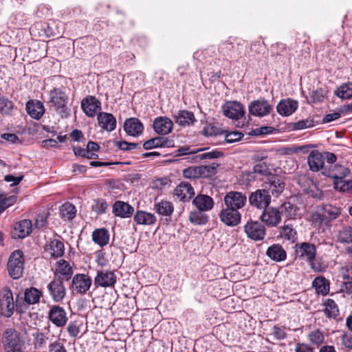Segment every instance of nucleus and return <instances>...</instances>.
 <instances>
[{
  "label": "nucleus",
  "mask_w": 352,
  "mask_h": 352,
  "mask_svg": "<svg viewBox=\"0 0 352 352\" xmlns=\"http://www.w3.org/2000/svg\"><path fill=\"white\" fill-rule=\"evenodd\" d=\"M219 164L217 163H212L209 165L199 166V167L203 168V169H201L202 177H206L210 175L214 174Z\"/></svg>",
  "instance_id": "e2e57ef3"
},
{
  "label": "nucleus",
  "mask_w": 352,
  "mask_h": 352,
  "mask_svg": "<svg viewBox=\"0 0 352 352\" xmlns=\"http://www.w3.org/2000/svg\"><path fill=\"white\" fill-rule=\"evenodd\" d=\"M175 118L176 123L183 126L193 124L196 121L193 113L187 110L179 111Z\"/></svg>",
  "instance_id": "c9c22d12"
},
{
  "label": "nucleus",
  "mask_w": 352,
  "mask_h": 352,
  "mask_svg": "<svg viewBox=\"0 0 352 352\" xmlns=\"http://www.w3.org/2000/svg\"><path fill=\"white\" fill-rule=\"evenodd\" d=\"M253 173L261 176H267L270 172L265 162H258L253 167Z\"/></svg>",
  "instance_id": "bf43d9fd"
},
{
  "label": "nucleus",
  "mask_w": 352,
  "mask_h": 352,
  "mask_svg": "<svg viewBox=\"0 0 352 352\" xmlns=\"http://www.w3.org/2000/svg\"><path fill=\"white\" fill-rule=\"evenodd\" d=\"M223 202L226 206L239 210L245 205L247 197L241 192L230 191L224 196Z\"/></svg>",
  "instance_id": "f8f14e48"
},
{
  "label": "nucleus",
  "mask_w": 352,
  "mask_h": 352,
  "mask_svg": "<svg viewBox=\"0 0 352 352\" xmlns=\"http://www.w3.org/2000/svg\"><path fill=\"white\" fill-rule=\"evenodd\" d=\"M269 195L278 197L284 190L285 184L282 179L276 175H271L267 181H265L263 185Z\"/></svg>",
  "instance_id": "dca6fc26"
},
{
  "label": "nucleus",
  "mask_w": 352,
  "mask_h": 352,
  "mask_svg": "<svg viewBox=\"0 0 352 352\" xmlns=\"http://www.w3.org/2000/svg\"><path fill=\"white\" fill-rule=\"evenodd\" d=\"M112 208L113 213L121 218L130 217L134 212L133 206L122 201H116Z\"/></svg>",
  "instance_id": "393cba45"
},
{
  "label": "nucleus",
  "mask_w": 352,
  "mask_h": 352,
  "mask_svg": "<svg viewBox=\"0 0 352 352\" xmlns=\"http://www.w3.org/2000/svg\"><path fill=\"white\" fill-rule=\"evenodd\" d=\"M98 121L99 126L104 130L112 131L116 127V120L111 113H100L98 115Z\"/></svg>",
  "instance_id": "cd10ccee"
},
{
  "label": "nucleus",
  "mask_w": 352,
  "mask_h": 352,
  "mask_svg": "<svg viewBox=\"0 0 352 352\" xmlns=\"http://www.w3.org/2000/svg\"><path fill=\"white\" fill-rule=\"evenodd\" d=\"M3 299L0 300L1 302H3L7 308V313L6 315L11 316L14 312V301L12 292L8 287H4L2 290Z\"/></svg>",
  "instance_id": "e433bc0d"
},
{
  "label": "nucleus",
  "mask_w": 352,
  "mask_h": 352,
  "mask_svg": "<svg viewBox=\"0 0 352 352\" xmlns=\"http://www.w3.org/2000/svg\"><path fill=\"white\" fill-rule=\"evenodd\" d=\"M314 126V121L312 119L301 120L294 123V129L296 130H302L310 128Z\"/></svg>",
  "instance_id": "052dcab7"
},
{
  "label": "nucleus",
  "mask_w": 352,
  "mask_h": 352,
  "mask_svg": "<svg viewBox=\"0 0 352 352\" xmlns=\"http://www.w3.org/2000/svg\"><path fill=\"white\" fill-rule=\"evenodd\" d=\"M307 164L311 171L318 172L320 170L324 164L322 154L317 150L311 151L307 157Z\"/></svg>",
  "instance_id": "412c9836"
},
{
  "label": "nucleus",
  "mask_w": 352,
  "mask_h": 352,
  "mask_svg": "<svg viewBox=\"0 0 352 352\" xmlns=\"http://www.w3.org/2000/svg\"><path fill=\"white\" fill-rule=\"evenodd\" d=\"M261 221L267 227H276L282 220L281 212L279 208L268 206L263 209L261 217Z\"/></svg>",
  "instance_id": "0eeeda50"
},
{
  "label": "nucleus",
  "mask_w": 352,
  "mask_h": 352,
  "mask_svg": "<svg viewBox=\"0 0 352 352\" xmlns=\"http://www.w3.org/2000/svg\"><path fill=\"white\" fill-rule=\"evenodd\" d=\"M50 320L57 327H64L68 320L65 309L59 305H53L48 313Z\"/></svg>",
  "instance_id": "2eb2a0df"
},
{
  "label": "nucleus",
  "mask_w": 352,
  "mask_h": 352,
  "mask_svg": "<svg viewBox=\"0 0 352 352\" xmlns=\"http://www.w3.org/2000/svg\"><path fill=\"white\" fill-rule=\"evenodd\" d=\"M48 352H67V350L63 344L58 341H55L49 345Z\"/></svg>",
  "instance_id": "69168bd1"
},
{
  "label": "nucleus",
  "mask_w": 352,
  "mask_h": 352,
  "mask_svg": "<svg viewBox=\"0 0 352 352\" xmlns=\"http://www.w3.org/2000/svg\"><path fill=\"white\" fill-rule=\"evenodd\" d=\"M73 274V270L69 263L65 260H60L57 263V268L54 272V277L61 278L63 280H69Z\"/></svg>",
  "instance_id": "bb28decb"
},
{
  "label": "nucleus",
  "mask_w": 352,
  "mask_h": 352,
  "mask_svg": "<svg viewBox=\"0 0 352 352\" xmlns=\"http://www.w3.org/2000/svg\"><path fill=\"white\" fill-rule=\"evenodd\" d=\"M279 209L281 212V216H285L287 220L295 219L300 215L299 207L290 201L284 202Z\"/></svg>",
  "instance_id": "2f4dec72"
},
{
  "label": "nucleus",
  "mask_w": 352,
  "mask_h": 352,
  "mask_svg": "<svg viewBox=\"0 0 352 352\" xmlns=\"http://www.w3.org/2000/svg\"><path fill=\"white\" fill-rule=\"evenodd\" d=\"M222 111L224 116L232 120H239L245 114L243 105L236 101L226 102L222 106Z\"/></svg>",
  "instance_id": "ddd939ff"
},
{
  "label": "nucleus",
  "mask_w": 352,
  "mask_h": 352,
  "mask_svg": "<svg viewBox=\"0 0 352 352\" xmlns=\"http://www.w3.org/2000/svg\"><path fill=\"white\" fill-rule=\"evenodd\" d=\"M272 335L277 340H283L287 336V333L284 329L276 325H275L272 329Z\"/></svg>",
  "instance_id": "338daca9"
},
{
  "label": "nucleus",
  "mask_w": 352,
  "mask_h": 352,
  "mask_svg": "<svg viewBox=\"0 0 352 352\" xmlns=\"http://www.w3.org/2000/svg\"><path fill=\"white\" fill-rule=\"evenodd\" d=\"M32 223L29 219H23L14 226V237L23 239L28 236L32 231Z\"/></svg>",
  "instance_id": "c756f323"
},
{
  "label": "nucleus",
  "mask_w": 352,
  "mask_h": 352,
  "mask_svg": "<svg viewBox=\"0 0 352 352\" xmlns=\"http://www.w3.org/2000/svg\"><path fill=\"white\" fill-rule=\"evenodd\" d=\"M338 239L342 243H352V228L349 226L343 228L339 231Z\"/></svg>",
  "instance_id": "8fccbe9b"
},
{
  "label": "nucleus",
  "mask_w": 352,
  "mask_h": 352,
  "mask_svg": "<svg viewBox=\"0 0 352 352\" xmlns=\"http://www.w3.org/2000/svg\"><path fill=\"white\" fill-rule=\"evenodd\" d=\"M2 344L6 352H23V341L14 329H8L3 332Z\"/></svg>",
  "instance_id": "7ed1b4c3"
},
{
  "label": "nucleus",
  "mask_w": 352,
  "mask_h": 352,
  "mask_svg": "<svg viewBox=\"0 0 352 352\" xmlns=\"http://www.w3.org/2000/svg\"><path fill=\"white\" fill-rule=\"evenodd\" d=\"M27 113L32 118L36 120L40 119L44 112L45 109L43 103L39 100H30L26 103Z\"/></svg>",
  "instance_id": "c85d7f7f"
},
{
  "label": "nucleus",
  "mask_w": 352,
  "mask_h": 352,
  "mask_svg": "<svg viewBox=\"0 0 352 352\" xmlns=\"http://www.w3.org/2000/svg\"><path fill=\"white\" fill-rule=\"evenodd\" d=\"M91 284L92 280L87 274H77L72 278L71 289L74 294H85Z\"/></svg>",
  "instance_id": "423d86ee"
},
{
  "label": "nucleus",
  "mask_w": 352,
  "mask_h": 352,
  "mask_svg": "<svg viewBox=\"0 0 352 352\" xmlns=\"http://www.w3.org/2000/svg\"><path fill=\"white\" fill-rule=\"evenodd\" d=\"M124 129L130 135L139 136L144 130V126L140 120L131 118L124 122Z\"/></svg>",
  "instance_id": "a878e982"
},
{
  "label": "nucleus",
  "mask_w": 352,
  "mask_h": 352,
  "mask_svg": "<svg viewBox=\"0 0 352 352\" xmlns=\"http://www.w3.org/2000/svg\"><path fill=\"white\" fill-rule=\"evenodd\" d=\"M336 94L342 99L351 98L352 97V82L341 85L336 91Z\"/></svg>",
  "instance_id": "49530a36"
},
{
  "label": "nucleus",
  "mask_w": 352,
  "mask_h": 352,
  "mask_svg": "<svg viewBox=\"0 0 352 352\" xmlns=\"http://www.w3.org/2000/svg\"><path fill=\"white\" fill-rule=\"evenodd\" d=\"M14 108V104L11 100L3 96H0V114L10 116Z\"/></svg>",
  "instance_id": "c03bdc74"
},
{
  "label": "nucleus",
  "mask_w": 352,
  "mask_h": 352,
  "mask_svg": "<svg viewBox=\"0 0 352 352\" xmlns=\"http://www.w3.org/2000/svg\"><path fill=\"white\" fill-rule=\"evenodd\" d=\"M133 220L138 225L151 226L156 222L157 219L151 212L138 210L133 217Z\"/></svg>",
  "instance_id": "7c9ffc66"
},
{
  "label": "nucleus",
  "mask_w": 352,
  "mask_h": 352,
  "mask_svg": "<svg viewBox=\"0 0 352 352\" xmlns=\"http://www.w3.org/2000/svg\"><path fill=\"white\" fill-rule=\"evenodd\" d=\"M173 126L172 120L166 117H157L153 122L155 131L160 135L170 133L173 129Z\"/></svg>",
  "instance_id": "4be33fe9"
},
{
  "label": "nucleus",
  "mask_w": 352,
  "mask_h": 352,
  "mask_svg": "<svg viewBox=\"0 0 352 352\" xmlns=\"http://www.w3.org/2000/svg\"><path fill=\"white\" fill-rule=\"evenodd\" d=\"M295 352H314V349L307 344L297 343L295 346Z\"/></svg>",
  "instance_id": "774afa93"
},
{
  "label": "nucleus",
  "mask_w": 352,
  "mask_h": 352,
  "mask_svg": "<svg viewBox=\"0 0 352 352\" xmlns=\"http://www.w3.org/2000/svg\"><path fill=\"white\" fill-rule=\"evenodd\" d=\"M308 339L312 344L319 346L324 342V336L319 329H315L309 332Z\"/></svg>",
  "instance_id": "a18cd8bd"
},
{
  "label": "nucleus",
  "mask_w": 352,
  "mask_h": 352,
  "mask_svg": "<svg viewBox=\"0 0 352 352\" xmlns=\"http://www.w3.org/2000/svg\"><path fill=\"white\" fill-rule=\"evenodd\" d=\"M295 253L296 256L307 263L316 256V246L311 243L302 242L295 245Z\"/></svg>",
  "instance_id": "1a4fd4ad"
},
{
  "label": "nucleus",
  "mask_w": 352,
  "mask_h": 352,
  "mask_svg": "<svg viewBox=\"0 0 352 352\" xmlns=\"http://www.w3.org/2000/svg\"><path fill=\"white\" fill-rule=\"evenodd\" d=\"M42 293L35 287L27 289L24 294L25 301L29 305H34L39 302Z\"/></svg>",
  "instance_id": "79ce46f5"
},
{
  "label": "nucleus",
  "mask_w": 352,
  "mask_h": 352,
  "mask_svg": "<svg viewBox=\"0 0 352 352\" xmlns=\"http://www.w3.org/2000/svg\"><path fill=\"white\" fill-rule=\"evenodd\" d=\"M267 256L272 260L280 262L286 259L287 253L279 244H274L270 246L266 252Z\"/></svg>",
  "instance_id": "473e14b6"
},
{
  "label": "nucleus",
  "mask_w": 352,
  "mask_h": 352,
  "mask_svg": "<svg viewBox=\"0 0 352 352\" xmlns=\"http://www.w3.org/2000/svg\"><path fill=\"white\" fill-rule=\"evenodd\" d=\"M327 94L328 90L327 88L320 87L310 92L309 96L311 98L313 102H320L324 100Z\"/></svg>",
  "instance_id": "de8ad7c7"
},
{
  "label": "nucleus",
  "mask_w": 352,
  "mask_h": 352,
  "mask_svg": "<svg viewBox=\"0 0 352 352\" xmlns=\"http://www.w3.org/2000/svg\"><path fill=\"white\" fill-rule=\"evenodd\" d=\"M16 201L15 195H0V211H4L7 208L14 205Z\"/></svg>",
  "instance_id": "5fc2aeb1"
},
{
  "label": "nucleus",
  "mask_w": 352,
  "mask_h": 352,
  "mask_svg": "<svg viewBox=\"0 0 352 352\" xmlns=\"http://www.w3.org/2000/svg\"><path fill=\"white\" fill-rule=\"evenodd\" d=\"M297 108L298 102L290 98L281 100L276 106L277 112L283 116L292 115Z\"/></svg>",
  "instance_id": "6ab92c4d"
},
{
  "label": "nucleus",
  "mask_w": 352,
  "mask_h": 352,
  "mask_svg": "<svg viewBox=\"0 0 352 352\" xmlns=\"http://www.w3.org/2000/svg\"><path fill=\"white\" fill-rule=\"evenodd\" d=\"M93 241L100 247L107 245L109 241V232L106 228L96 229L92 232Z\"/></svg>",
  "instance_id": "f704fd0d"
},
{
  "label": "nucleus",
  "mask_w": 352,
  "mask_h": 352,
  "mask_svg": "<svg viewBox=\"0 0 352 352\" xmlns=\"http://www.w3.org/2000/svg\"><path fill=\"white\" fill-rule=\"evenodd\" d=\"M279 235L281 239L294 243L297 239V232L291 224H286V221L283 226L278 228Z\"/></svg>",
  "instance_id": "72a5a7b5"
},
{
  "label": "nucleus",
  "mask_w": 352,
  "mask_h": 352,
  "mask_svg": "<svg viewBox=\"0 0 352 352\" xmlns=\"http://www.w3.org/2000/svg\"><path fill=\"white\" fill-rule=\"evenodd\" d=\"M50 102L54 107L55 111L62 118L69 115V110L67 107L68 96L60 88H54L49 92Z\"/></svg>",
  "instance_id": "f257e3e1"
},
{
  "label": "nucleus",
  "mask_w": 352,
  "mask_h": 352,
  "mask_svg": "<svg viewBox=\"0 0 352 352\" xmlns=\"http://www.w3.org/2000/svg\"><path fill=\"white\" fill-rule=\"evenodd\" d=\"M349 174V170L347 168L341 165H336L335 168L330 176L336 179H342Z\"/></svg>",
  "instance_id": "6e6d98bb"
},
{
  "label": "nucleus",
  "mask_w": 352,
  "mask_h": 352,
  "mask_svg": "<svg viewBox=\"0 0 352 352\" xmlns=\"http://www.w3.org/2000/svg\"><path fill=\"white\" fill-rule=\"evenodd\" d=\"M116 283V276L109 270H100L97 272L94 278V285L96 287H111Z\"/></svg>",
  "instance_id": "4468645a"
},
{
  "label": "nucleus",
  "mask_w": 352,
  "mask_h": 352,
  "mask_svg": "<svg viewBox=\"0 0 352 352\" xmlns=\"http://www.w3.org/2000/svg\"><path fill=\"white\" fill-rule=\"evenodd\" d=\"M201 169L199 166H190L183 170V175L185 178L195 179L202 177Z\"/></svg>",
  "instance_id": "3c124183"
},
{
  "label": "nucleus",
  "mask_w": 352,
  "mask_h": 352,
  "mask_svg": "<svg viewBox=\"0 0 352 352\" xmlns=\"http://www.w3.org/2000/svg\"><path fill=\"white\" fill-rule=\"evenodd\" d=\"M313 287H315L318 294L322 296L327 295L329 292V283L324 276H318L313 281Z\"/></svg>",
  "instance_id": "58836bf2"
},
{
  "label": "nucleus",
  "mask_w": 352,
  "mask_h": 352,
  "mask_svg": "<svg viewBox=\"0 0 352 352\" xmlns=\"http://www.w3.org/2000/svg\"><path fill=\"white\" fill-rule=\"evenodd\" d=\"M205 212L197 210L191 211L189 214V221L194 225H205L208 223L209 217Z\"/></svg>",
  "instance_id": "ea45409f"
},
{
  "label": "nucleus",
  "mask_w": 352,
  "mask_h": 352,
  "mask_svg": "<svg viewBox=\"0 0 352 352\" xmlns=\"http://www.w3.org/2000/svg\"><path fill=\"white\" fill-rule=\"evenodd\" d=\"M154 210L162 216H170L174 211V206L171 201L162 200L155 204Z\"/></svg>",
  "instance_id": "4c0bfd02"
},
{
  "label": "nucleus",
  "mask_w": 352,
  "mask_h": 352,
  "mask_svg": "<svg viewBox=\"0 0 352 352\" xmlns=\"http://www.w3.org/2000/svg\"><path fill=\"white\" fill-rule=\"evenodd\" d=\"M325 316L329 318L336 319L339 316V309L337 304L332 299L328 298L324 302Z\"/></svg>",
  "instance_id": "a19ab883"
},
{
  "label": "nucleus",
  "mask_w": 352,
  "mask_h": 352,
  "mask_svg": "<svg viewBox=\"0 0 352 352\" xmlns=\"http://www.w3.org/2000/svg\"><path fill=\"white\" fill-rule=\"evenodd\" d=\"M67 331L69 336L76 338L80 331V326L76 321L69 322L67 327Z\"/></svg>",
  "instance_id": "680f3d73"
},
{
  "label": "nucleus",
  "mask_w": 352,
  "mask_h": 352,
  "mask_svg": "<svg viewBox=\"0 0 352 352\" xmlns=\"http://www.w3.org/2000/svg\"><path fill=\"white\" fill-rule=\"evenodd\" d=\"M174 195L179 201L187 202L195 195V190L190 184L182 182L175 188Z\"/></svg>",
  "instance_id": "f3484780"
},
{
  "label": "nucleus",
  "mask_w": 352,
  "mask_h": 352,
  "mask_svg": "<svg viewBox=\"0 0 352 352\" xmlns=\"http://www.w3.org/2000/svg\"><path fill=\"white\" fill-rule=\"evenodd\" d=\"M50 295L56 302H60L66 295V288L63 285V280L59 276L55 278L47 285Z\"/></svg>",
  "instance_id": "9d476101"
},
{
  "label": "nucleus",
  "mask_w": 352,
  "mask_h": 352,
  "mask_svg": "<svg viewBox=\"0 0 352 352\" xmlns=\"http://www.w3.org/2000/svg\"><path fill=\"white\" fill-rule=\"evenodd\" d=\"M219 217L223 223L231 227L237 226L241 219V214L239 210L228 206L221 210Z\"/></svg>",
  "instance_id": "9b49d317"
},
{
  "label": "nucleus",
  "mask_w": 352,
  "mask_h": 352,
  "mask_svg": "<svg viewBox=\"0 0 352 352\" xmlns=\"http://www.w3.org/2000/svg\"><path fill=\"white\" fill-rule=\"evenodd\" d=\"M45 250L54 258H59L65 253L64 243L58 239H52L45 245Z\"/></svg>",
  "instance_id": "5701e85b"
},
{
  "label": "nucleus",
  "mask_w": 352,
  "mask_h": 352,
  "mask_svg": "<svg viewBox=\"0 0 352 352\" xmlns=\"http://www.w3.org/2000/svg\"><path fill=\"white\" fill-rule=\"evenodd\" d=\"M243 137V134L239 131H232L226 134L225 140L228 143H233L240 140Z\"/></svg>",
  "instance_id": "0e129e2a"
},
{
  "label": "nucleus",
  "mask_w": 352,
  "mask_h": 352,
  "mask_svg": "<svg viewBox=\"0 0 352 352\" xmlns=\"http://www.w3.org/2000/svg\"><path fill=\"white\" fill-rule=\"evenodd\" d=\"M101 103L95 97L89 96L81 102V107L85 113L89 117H94L98 109H100Z\"/></svg>",
  "instance_id": "a211bd4d"
},
{
  "label": "nucleus",
  "mask_w": 352,
  "mask_h": 352,
  "mask_svg": "<svg viewBox=\"0 0 352 352\" xmlns=\"http://www.w3.org/2000/svg\"><path fill=\"white\" fill-rule=\"evenodd\" d=\"M307 263L315 272H323L327 268V265L323 262L322 259L321 258H316V256Z\"/></svg>",
  "instance_id": "603ef678"
},
{
  "label": "nucleus",
  "mask_w": 352,
  "mask_h": 352,
  "mask_svg": "<svg viewBox=\"0 0 352 352\" xmlns=\"http://www.w3.org/2000/svg\"><path fill=\"white\" fill-rule=\"evenodd\" d=\"M75 206L70 203H65L60 208V216L65 220H71L76 216Z\"/></svg>",
  "instance_id": "37998d69"
},
{
  "label": "nucleus",
  "mask_w": 352,
  "mask_h": 352,
  "mask_svg": "<svg viewBox=\"0 0 352 352\" xmlns=\"http://www.w3.org/2000/svg\"><path fill=\"white\" fill-rule=\"evenodd\" d=\"M250 114L256 117H265L270 114L272 106L263 98L252 101L248 105Z\"/></svg>",
  "instance_id": "39448f33"
},
{
  "label": "nucleus",
  "mask_w": 352,
  "mask_h": 352,
  "mask_svg": "<svg viewBox=\"0 0 352 352\" xmlns=\"http://www.w3.org/2000/svg\"><path fill=\"white\" fill-rule=\"evenodd\" d=\"M223 156V153L217 150H213L212 151L206 152L199 155H197L193 157V160L197 162L201 160L205 159H215Z\"/></svg>",
  "instance_id": "4d7b16f0"
},
{
  "label": "nucleus",
  "mask_w": 352,
  "mask_h": 352,
  "mask_svg": "<svg viewBox=\"0 0 352 352\" xmlns=\"http://www.w3.org/2000/svg\"><path fill=\"white\" fill-rule=\"evenodd\" d=\"M173 146H174V141L166 137H156L146 141L143 144V148L146 150L157 147L170 148Z\"/></svg>",
  "instance_id": "b1692460"
},
{
  "label": "nucleus",
  "mask_w": 352,
  "mask_h": 352,
  "mask_svg": "<svg viewBox=\"0 0 352 352\" xmlns=\"http://www.w3.org/2000/svg\"><path fill=\"white\" fill-rule=\"evenodd\" d=\"M271 199V195L263 187L252 192L248 198L250 206L263 210L270 206Z\"/></svg>",
  "instance_id": "20e7f679"
},
{
  "label": "nucleus",
  "mask_w": 352,
  "mask_h": 352,
  "mask_svg": "<svg viewBox=\"0 0 352 352\" xmlns=\"http://www.w3.org/2000/svg\"><path fill=\"white\" fill-rule=\"evenodd\" d=\"M108 208V204L106 201L102 198H98L94 200V204L91 206L92 210L98 214H104Z\"/></svg>",
  "instance_id": "864d4df0"
},
{
  "label": "nucleus",
  "mask_w": 352,
  "mask_h": 352,
  "mask_svg": "<svg viewBox=\"0 0 352 352\" xmlns=\"http://www.w3.org/2000/svg\"><path fill=\"white\" fill-rule=\"evenodd\" d=\"M244 231L248 237L254 241H261L266 234L265 226L258 221H248L244 226Z\"/></svg>",
  "instance_id": "6e6552de"
},
{
  "label": "nucleus",
  "mask_w": 352,
  "mask_h": 352,
  "mask_svg": "<svg viewBox=\"0 0 352 352\" xmlns=\"http://www.w3.org/2000/svg\"><path fill=\"white\" fill-rule=\"evenodd\" d=\"M24 256L20 250H14L9 256L7 268L9 275L13 279L21 278L24 270Z\"/></svg>",
  "instance_id": "f03ea898"
},
{
  "label": "nucleus",
  "mask_w": 352,
  "mask_h": 352,
  "mask_svg": "<svg viewBox=\"0 0 352 352\" xmlns=\"http://www.w3.org/2000/svg\"><path fill=\"white\" fill-rule=\"evenodd\" d=\"M333 219H329L328 217L322 212H316L313 214V221L314 223L320 226L329 227Z\"/></svg>",
  "instance_id": "09e8293b"
},
{
  "label": "nucleus",
  "mask_w": 352,
  "mask_h": 352,
  "mask_svg": "<svg viewBox=\"0 0 352 352\" xmlns=\"http://www.w3.org/2000/svg\"><path fill=\"white\" fill-rule=\"evenodd\" d=\"M322 212L325 214L329 219H336L340 214V210L339 208L332 206L331 205L325 206L322 208Z\"/></svg>",
  "instance_id": "13d9d810"
},
{
  "label": "nucleus",
  "mask_w": 352,
  "mask_h": 352,
  "mask_svg": "<svg viewBox=\"0 0 352 352\" xmlns=\"http://www.w3.org/2000/svg\"><path fill=\"white\" fill-rule=\"evenodd\" d=\"M192 205L197 210L207 212L212 209L214 206V200L208 195L199 194L193 199Z\"/></svg>",
  "instance_id": "aec40b11"
}]
</instances>
